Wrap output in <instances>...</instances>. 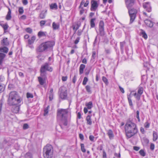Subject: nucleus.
Instances as JSON below:
<instances>
[{
	"label": "nucleus",
	"instance_id": "f257e3e1",
	"mask_svg": "<svg viewBox=\"0 0 158 158\" xmlns=\"http://www.w3.org/2000/svg\"><path fill=\"white\" fill-rule=\"evenodd\" d=\"M125 129L127 136L129 138L133 136L138 131L136 124L130 120L127 121L125 125Z\"/></svg>",
	"mask_w": 158,
	"mask_h": 158
},
{
	"label": "nucleus",
	"instance_id": "f03ea898",
	"mask_svg": "<svg viewBox=\"0 0 158 158\" xmlns=\"http://www.w3.org/2000/svg\"><path fill=\"white\" fill-rule=\"evenodd\" d=\"M22 99L18 93L15 91L11 92L8 99V103L9 105H16L21 102Z\"/></svg>",
	"mask_w": 158,
	"mask_h": 158
},
{
	"label": "nucleus",
	"instance_id": "7ed1b4c3",
	"mask_svg": "<svg viewBox=\"0 0 158 158\" xmlns=\"http://www.w3.org/2000/svg\"><path fill=\"white\" fill-rule=\"evenodd\" d=\"M70 115V112L67 109H60V120L61 123L66 126L68 124V118Z\"/></svg>",
	"mask_w": 158,
	"mask_h": 158
},
{
	"label": "nucleus",
	"instance_id": "20e7f679",
	"mask_svg": "<svg viewBox=\"0 0 158 158\" xmlns=\"http://www.w3.org/2000/svg\"><path fill=\"white\" fill-rule=\"evenodd\" d=\"M54 45V43L53 41L43 43L38 47L36 50L37 52H43L46 51L48 48L53 47Z\"/></svg>",
	"mask_w": 158,
	"mask_h": 158
},
{
	"label": "nucleus",
	"instance_id": "39448f33",
	"mask_svg": "<svg viewBox=\"0 0 158 158\" xmlns=\"http://www.w3.org/2000/svg\"><path fill=\"white\" fill-rule=\"evenodd\" d=\"M43 152L44 158H52L53 151L51 145L47 144L44 147Z\"/></svg>",
	"mask_w": 158,
	"mask_h": 158
},
{
	"label": "nucleus",
	"instance_id": "423d86ee",
	"mask_svg": "<svg viewBox=\"0 0 158 158\" xmlns=\"http://www.w3.org/2000/svg\"><path fill=\"white\" fill-rule=\"evenodd\" d=\"M128 9L129 15L130 17V23H131L134 21L135 18L136 14L137 11L136 10L134 9L130 10V8H129Z\"/></svg>",
	"mask_w": 158,
	"mask_h": 158
},
{
	"label": "nucleus",
	"instance_id": "0eeeda50",
	"mask_svg": "<svg viewBox=\"0 0 158 158\" xmlns=\"http://www.w3.org/2000/svg\"><path fill=\"white\" fill-rule=\"evenodd\" d=\"M143 87H139L138 88L137 93L135 92L133 94L135 99L139 101L140 100V97L143 92Z\"/></svg>",
	"mask_w": 158,
	"mask_h": 158
},
{
	"label": "nucleus",
	"instance_id": "6e6552de",
	"mask_svg": "<svg viewBox=\"0 0 158 158\" xmlns=\"http://www.w3.org/2000/svg\"><path fill=\"white\" fill-rule=\"evenodd\" d=\"M60 98L62 99H65L67 98V92L66 88L63 87L61 89L60 93Z\"/></svg>",
	"mask_w": 158,
	"mask_h": 158
},
{
	"label": "nucleus",
	"instance_id": "1a4fd4ad",
	"mask_svg": "<svg viewBox=\"0 0 158 158\" xmlns=\"http://www.w3.org/2000/svg\"><path fill=\"white\" fill-rule=\"evenodd\" d=\"M104 26V22L102 21H101L99 22V28L100 35L102 36H104L105 34Z\"/></svg>",
	"mask_w": 158,
	"mask_h": 158
},
{
	"label": "nucleus",
	"instance_id": "9d476101",
	"mask_svg": "<svg viewBox=\"0 0 158 158\" xmlns=\"http://www.w3.org/2000/svg\"><path fill=\"white\" fill-rule=\"evenodd\" d=\"M90 10L92 11H96L98 6V4L96 1L92 0L91 2Z\"/></svg>",
	"mask_w": 158,
	"mask_h": 158
},
{
	"label": "nucleus",
	"instance_id": "9b49d317",
	"mask_svg": "<svg viewBox=\"0 0 158 158\" xmlns=\"http://www.w3.org/2000/svg\"><path fill=\"white\" fill-rule=\"evenodd\" d=\"M41 68L45 70L52 72V68L49 66V64L48 63H46L44 65H42Z\"/></svg>",
	"mask_w": 158,
	"mask_h": 158
},
{
	"label": "nucleus",
	"instance_id": "f8f14e48",
	"mask_svg": "<svg viewBox=\"0 0 158 158\" xmlns=\"http://www.w3.org/2000/svg\"><path fill=\"white\" fill-rule=\"evenodd\" d=\"M143 6L148 12H150L151 11V7L149 2L144 3L143 4Z\"/></svg>",
	"mask_w": 158,
	"mask_h": 158
},
{
	"label": "nucleus",
	"instance_id": "ddd939ff",
	"mask_svg": "<svg viewBox=\"0 0 158 158\" xmlns=\"http://www.w3.org/2000/svg\"><path fill=\"white\" fill-rule=\"evenodd\" d=\"M125 3L128 9L131 8L134 3V0H125Z\"/></svg>",
	"mask_w": 158,
	"mask_h": 158
},
{
	"label": "nucleus",
	"instance_id": "4468645a",
	"mask_svg": "<svg viewBox=\"0 0 158 158\" xmlns=\"http://www.w3.org/2000/svg\"><path fill=\"white\" fill-rule=\"evenodd\" d=\"M84 2H81L80 5L79 7V14L80 15L83 14L85 11V10L83 8V5Z\"/></svg>",
	"mask_w": 158,
	"mask_h": 158
},
{
	"label": "nucleus",
	"instance_id": "2eb2a0df",
	"mask_svg": "<svg viewBox=\"0 0 158 158\" xmlns=\"http://www.w3.org/2000/svg\"><path fill=\"white\" fill-rule=\"evenodd\" d=\"M144 23L147 26L150 27H152L153 26V23L147 19L145 20Z\"/></svg>",
	"mask_w": 158,
	"mask_h": 158
},
{
	"label": "nucleus",
	"instance_id": "dca6fc26",
	"mask_svg": "<svg viewBox=\"0 0 158 158\" xmlns=\"http://www.w3.org/2000/svg\"><path fill=\"white\" fill-rule=\"evenodd\" d=\"M134 92V91H131V93L130 94H127V98L128 100L129 103V105L131 106H133L132 103L131 99V94H132V93Z\"/></svg>",
	"mask_w": 158,
	"mask_h": 158
},
{
	"label": "nucleus",
	"instance_id": "f3484780",
	"mask_svg": "<svg viewBox=\"0 0 158 158\" xmlns=\"http://www.w3.org/2000/svg\"><path fill=\"white\" fill-rule=\"evenodd\" d=\"M47 13V11H42L39 15V17L40 19H44L45 18Z\"/></svg>",
	"mask_w": 158,
	"mask_h": 158
},
{
	"label": "nucleus",
	"instance_id": "a211bd4d",
	"mask_svg": "<svg viewBox=\"0 0 158 158\" xmlns=\"http://www.w3.org/2000/svg\"><path fill=\"white\" fill-rule=\"evenodd\" d=\"M107 134L110 139H112L113 138L114 135L112 131L111 130H109L108 131Z\"/></svg>",
	"mask_w": 158,
	"mask_h": 158
},
{
	"label": "nucleus",
	"instance_id": "6ab92c4d",
	"mask_svg": "<svg viewBox=\"0 0 158 158\" xmlns=\"http://www.w3.org/2000/svg\"><path fill=\"white\" fill-rule=\"evenodd\" d=\"M38 79L40 84L41 85H43L46 82L45 79L41 77H38Z\"/></svg>",
	"mask_w": 158,
	"mask_h": 158
},
{
	"label": "nucleus",
	"instance_id": "aec40b11",
	"mask_svg": "<svg viewBox=\"0 0 158 158\" xmlns=\"http://www.w3.org/2000/svg\"><path fill=\"white\" fill-rule=\"evenodd\" d=\"M20 109L19 106H14L12 109V111L14 113H17L19 112Z\"/></svg>",
	"mask_w": 158,
	"mask_h": 158
},
{
	"label": "nucleus",
	"instance_id": "412c9836",
	"mask_svg": "<svg viewBox=\"0 0 158 158\" xmlns=\"http://www.w3.org/2000/svg\"><path fill=\"white\" fill-rule=\"evenodd\" d=\"M40 77H42L43 78H45L46 77V71L45 70H44L43 69H40Z\"/></svg>",
	"mask_w": 158,
	"mask_h": 158
},
{
	"label": "nucleus",
	"instance_id": "4be33fe9",
	"mask_svg": "<svg viewBox=\"0 0 158 158\" xmlns=\"http://www.w3.org/2000/svg\"><path fill=\"white\" fill-rule=\"evenodd\" d=\"M1 43L3 45L7 46L9 45V43L7 40V38H5L3 39L1 42Z\"/></svg>",
	"mask_w": 158,
	"mask_h": 158
},
{
	"label": "nucleus",
	"instance_id": "5701e85b",
	"mask_svg": "<svg viewBox=\"0 0 158 158\" xmlns=\"http://www.w3.org/2000/svg\"><path fill=\"white\" fill-rule=\"evenodd\" d=\"M153 140L154 141H156L158 138V135L157 133L154 131L153 132Z\"/></svg>",
	"mask_w": 158,
	"mask_h": 158
},
{
	"label": "nucleus",
	"instance_id": "b1692460",
	"mask_svg": "<svg viewBox=\"0 0 158 158\" xmlns=\"http://www.w3.org/2000/svg\"><path fill=\"white\" fill-rule=\"evenodd\" d=\"M35 39V37L34 36H33L31 37V39H29L28 40V44L29 45H31L34 43Z\"/></svg>",
	"mask_w": 158,
	"mask_h": 158
},
{
	"label": "nucleus",
	"instance_id": "393cba45",
	"mask_svg": "<svg viewBox=\"0 0 158 158\" xmlns=\"http://www.w3.org/2000/svg\"><path fill=\"white\" fill-rule=\"evenodd\" d=\"M6 56V55L2 53H0V65L1 64L3 60Z\"/></svg>",
	"mask_w": 158,
	"mask_h": 158
},
{
	"label": "nucleus",
	"instance_id": "a878e982",
	"mask_svg": "<svg viewBox=\"0 0 158 158\" xmlns=\"http://www.w3.org/2000/svg\"><path fill=\"white\" fill-rule=\"evenodd\" d=\"M85 68V65L84 64H81L79 68L80 74H81L83 73V70Z\"/></svg>",
	"mask_w": 158,
	"mask_h": 158
},
{
	"label": "nucleus",
	"instance_id": "bb28decb",
	"mask_svg": "<svg viewBox=\"0 0 158 158\" xmlns=\"http://www.w3.org/2000/svg\"><path fill=\"white\" fill-rule=\"evenodd\" d=\"M140 35L142 36L143 37L146 39L148 38V36L145 31L143 30H141Z\"/></svg>",
	"mask_w": 158,
	"mask_h": 158
},
{
	"label": "nucleus",
	"instance_id": "cd10ccee",
	"mask_svg": "<svg viewBox=\"0 0 158 158\" xmlns=\"http://www.w3.org/2000/svg\"><path fill=\"white\" fill-rule=\"evenodd\" d=\"M86 120L87 121V124L91 125L92 123V121L91 119V116L90 115H88L86 118Z\"/></svg>",
	"mask_w": 158,
	"mask_h": 158
},
{
	"label": "nucleus",
	"instance_id": "c85d7f7f",
	"mask_svg": "<svg viewBox=\"0 0 158 158\" xmlns=\"http://www.w3.org/2000/svg\"><path fill=\"white\" fill-rule=\"evenodd\" d=\"M8 10H9V11L8 12L7 14L6 17V19L7 20H10L11 18V10H10V8H9Z\"/></svg>",
	"mask_w": 158,
	"mask_h": 158
},
{
	"label": "nucleus",
	"instance_id": "c756f323",
	"mask_svg": "<svg viewBox=\"0 0 158 158\" xmlns=\"http://www.w3.org/2000/svg\"><path fill=\"white\" fill-rule=\"evenodd\" d=\"M85 106L88 109H91L93 107V104L91 102H89L88 103H85Z\"/></svg>",
	"mask_w": 158,
	"mask_h": 158
},
{
	"label": "nucleus",
	"instance_id": "7c9ffc66",
	"mask_svg": "<svg viewBox=\"0 0 158 158\" xmlns=\"http://www.w3.org/2000/svg\"><path fill=\"white\" fill-rule=\"evenodd\" d=\"M8 51V48L6 47H4L2 48H0V51L2 52L7 53Z\"/></svg>",
	"mask_w": 158,
	"mask_h": 158
},
{
	"label": "nucleus",
	"instance_id": "2f4dec72",
	"mask_svg": "<svg viewBox=\"0 0 158 158\" xmlns=\"http://www.w3.org/2000/svg\"><path fill=\"white\" fill-rule=\"evenodd\" d=\"M50 9H52L56 10L57 8V6L56 4L55 3L52 4L50 5Z\"/></svg>",
	"mask_w": 158,
	"mask_h": 158
},
{
	"label": "nucleus",
	"instance_id": "473e14b6",
	"mask_svg": "<svg viewBox=\"0 0 158 158\" xmlns=\"http://www.w3.org/2000/svg\"><path fill=\"white\" fill-rule=\"evenodd\" d=\"M50 108V106H48L47 107L44 109V116L46 115L48 112V110Z\"/></svg>",
	"mask_w": 158,
	"mask_h": 158
},
{
	"label": "nucleus",
	"instance_id": "72a5a7b5",
	"mask_svg": "<svg viewBox=\"0 0 158 158\" xmlns=\"http://www.w3.org/2000/svg\"><path fill=\"white\" fill-rule=\"evenodd\" d=\"M52 28L53 30L57 29L59 28V25L54 22L52 23Z\"/></svg>",
	"mask_w": 158,
	"mask_h": 158
},
{
	"label": "nucleus",
	"instance_id": "f704fd0d",
	"mask_svg": "<svg viewBox=\"0 0 158 158\" xmlns=\"http://www.w3.org/2000/svg\"><path fill=\"white\" fill-rule=\"evenodd\" d=\"M95 18L92 19L90 21V26L92 27H94L95 26V23L94 21L95 20Z\"/></svg>",
	"mask_w": 158,
	"mask_h": 158
},
{
	"label": "nucleus",
	"instance_id": "c9c22d12",
	"mask_svg": "<svg viewBox=\"0 0 158 158\" xmlns=\"http://www.w3.org/2000/svg\"><path fill=\"white\" fill-rule=\"evenodd\" d=\"M5 89V85L4 84H0V93L3 91Z\"/></svg>",
	"mask_w": 158,
	"mask_h": 158
},
{
	"label": "nucleus",
	"instance_id": "e433bc0d",
	"mask_svg": "<svg viewBox=\"0 0 158 158\" xmlns=\"http://www.w3.org/2000/svg\"><path fill=\"white\" fill-rule=\"evenodd\" d=\"M38 36L39 37H40L42 36H45V34L44 32L42 31H39L38 34Z\"/></svg>",
	"mask_w": 158,
	"mask_h": 158
},
{
	"label": "nucleus",
	"instance_id": "4c0bfd02",
	"mask_svg": "<svg viewBox=\"0 0 158 158\" xmlns=\"http://www.w3.org/2000/svg\"><path fill=\"white\" fill-rule=\"evenodd\" d=\"M26 158H32L31 154L30 152H27L25 155Z\"/></svg>",
	"mask_w": 158,
	"mask_h": 158
},
{
	"label": "nucleus",
	"instance_id": "58836bf2",
	"mask_svg": "<svg viewBox=\"0 0 158 158\" xmlns=\"http://www.w3.org/2000/svg\"><path fill=\"white\" fill-rule=\"evenodd\" d=\"M84 2L83 5H84V6L85 7H86L89 4V1L88 0H86L85 2L84 0H82L81 2Z\"/></svg>",
	"mask_w": 158,
	"mask_h": 158
},
{
	"label": "nucleus",
	"instance_id": "ea45409f",
	"mask_svg": "<svg viewBox=\"0 0 158 158\" xmlns=\"http://www.w3.org/2000/svg\"><path fill=\"white\" fill-rule=\"evenodd\" d=\"M140 154L143 156H144L146 155V153L142 149L139 151Z\"/></svg>",
	"mask_w": 158,
	"mask_h": 158
},
{
	"label": "nucleus",
	"instance_id": "a19ab883",
	"mask_svg": "<svg viewBox=\"0 0 158 158\" xmlns=\"http://www.w3.org/2000/svg\"><path fill=\"white\" fill-rule=\"evenodd\" d=\"M27 98H32L33 97V96L32 94L27 93Z\"/></svg>",
	"mask_w": 158,
	"mask_h": 158
},
{
	"label": "nucleus",
	"instance_id": "79ce46f5",
	"mask_svg": "<svg viewBox=\"0 0 158 158\" xmlns=\"http://www.w3.org/2000/svg\"><path fill=\"white\" fill-rule=\"evenodd\" d=\"M102 79L103 81L106 84H108V81L107 79L105 77H103Z\"/></svg>",
	"mask_w": 158,
	"mask_h": 158
},
{
	"label": "nucleus",
	"instance_id": "37998d69",
	"mask_svg": "<svg viewBox=\"0 0 158 158\" xmlns=\"http://www.w3.org/2000/svg\"><path fill=\"white\" fill-rule=\"evenodd\" d=\"M88 81V79L87 77H85L84 78L82 84L83 85H85L86 84V83Z\"/></svg>",
	"mask_w": 158,
	"mask_h": 158
},
{
	"label": "nucleus",
	"instance_id": "c03bdc74",
	"mask_svg": "<svg viewBox=\"0 0 158 158\" xmlns=\"http://www.w3.org/2000/svg\"><path fill=\"white\" fill-rule=\"evenodd\" d=\"M81 146L82 151L83 152H86V150L85 148L84 144L82 143L81 144Z\"/></svg>",
	"mask_w": 158,
	"mask_h": 158
},
{
	"label": "nucleus",
	"instance_id": "a18cd8bd",
	"mask_svg": "<svg viewBox=\"0 0 158 158\" xmlns=\"http://www.w3.org/2000/svg\"><path fill=\"white\" fill-rule=\"evenodd\" d=\"M29 125L27 123H25L23 125V129L24 130H26L29 128Z\"/></svg>",
	"mask_w": 158,
	"mask_h": 158
},
{
	"label": "nucleus",
	"instance_id": "49530a36",
	"mask_svg": "<svg viewBox=\"0 0 158 158\" xmlns=\"http://www.w3.org/2000/svg\"><path fill=\"white\" fill-rule=\"evenodd\" d=\"M46 21L45 20H41L40 22V26L41 27H43L45 24Z\"/></svg>",
	"mask_w": 158,
	"mask_h": 158
},
{
	"label": "nucleus",
	"instance_id": "de8ad7c7",
	"mask_svg": "<svg viewBox=\"0 0 158 158\" xmlns=\"http://www.w3.org/2000/svg\"><path fill=\"white\" fill-rule=\"evenodd\" d=\"M26 31L28 33H31L32 32V29L30 28H27L26 29Z\"/></svg>",
	"mask_w": 158,
	"mask_h": 158
},
{
	"label": "nucleus",
	"instance_id": "09e8293b",
	"mask_svg": "<svg viewBox=\"0 0 158 158\" xmlns=\"http://www.w3.org/2000/svg\"><path fill=\"white\" fill-rule=\"evenodd\" d=\"M149 126L150 123L148 122H146L144 124V127L145 128H148L149 127Z\"/></svg>",
	"mask_w": 158,
	"mask_h": 158
},
{
	"label": "nucleus",
	"instance_id": "8fccbe9b",
	"mask_svg": "<svg viewBox=\"0 0 158 158\" xmlns=\"http://www.w3.org/2000/svg\"><path fill=\"white\" fill-rule=\"evenodd\" d=\"M19 11L20 14H22L23 12V10L22 7H20L19 8Z\"/></svg>",
	"mask_w": 158,
	"mask_h": 158
},
{
	"label": "nucleus",
	"instance_id": "3c124183",
	"mask_svg": "<svg viewBox=\"0 0 158 158\" xmlns=\"http://www.w3.org/2000/svg\"><path fill=\"white\" fill-rule=\"evenodd\" d=\"M22 2L24 5H27L28 3V0H22Z\"/></svg>",
	"mask_w": 158,
	"mask_h": 158
},
{
	"label": "nucleus",
	"instance_id": "603ef678",
	"mask_svg": "<svg viewBox=\"0 0 158 158\" xmlns=\"http://www.w3.org/2000/svg\"><path fill=\"white\" fill-rule=\"evenodd\" d=\"M80 40V38L79 37H78L77 38L76 40H75L74 42V43L75 44H77L79 42V40Z\"/></svg>",
	"mask_w": 158,
	"mask_h": 158
},
{
	"label": "nucleus",
	"instance_id": "864d4df0",
	"mask_svg": "<svg viewBox=\"0 0 158 158\" xmlns=\"http://www.w3.org/2000/svg\"><path fill=\"white\" fill-rule=\"evenodd\" d=\"M85 88L86 89L88 92H90V87L89 86L87 85L86 86Z\"/></svg>",
	"mask_w": 158,
	"mask_h": 158
},
{
	"label": "nucleus",
	"instance_id": "5fc2aeb1",
	"mask_svg": "<svg viewBox=\"0 0 158 158\" xmlns=\"http://www.w3.org/2000/svg\"><path fill=\"white\" fill-rule=\"evenodd\" d=\"M68 78L67 76H63L62 77V80L63 81H66Z\"/></svg>",
	"mask_w": 158,
	"mask_h": 158
},
{
	"label": "nucleus",
	"instance_id": "6e6d98bb",
	"mask_svg": "<svg viewBox=\"0 0 158 158\" xmlns=\"http://www.w3.org/2000/svg\"><path fill=\"white\" fill-rule=\"evenodd\" d=\"M2 27L4 30H6L8 29V26L7 24H4Z\"/></svg>",
	"mask_w": 158,
	"mask_h": 158
},
{
	"label": "nucleus",
	"instance_id": "4d7b16f0",
	"mask_svg": "<svg viewBox=\"0 0 158 158\" xmlns=\"http://www.w3.org/2000/svg\"><path fill=\"white\" fill-rule=\"evenodd\" d=\"M49 99L51 101L53 98V94H49Z\"/></svg>",
	"mask_w": 158,
	"mask_h": 158
},
{
	"label": "nucleus",
	"instance_id": "13d9d810",
	"mask_svg": "<svg viewBox=\"0 0 158 158\" xmlns=\"http://www.w3.org/2000/svg\"><path fill=\"white\" fill-rule=\"evenodd\" d=\"M96 52L95 51L93 52L92 56V58L93 59H94L96 57Z\"/></svg>",
	"mask_w": 158,
	"mask_h": 158
},
{
	"label": "nucleus",
	"instance_id": "bf43d9fd",
	"mask_svg": "<svg viewBox=\"0 0 158 158\" xmlns=\"http://www.w3.org/2000/svg\"><path fill=\"white\" fill-rule=\"evenodd\" d=\"M155 148L154 144L153 143H151L150 146V149L152 150H153Z\"/></svg>",
	"mask_w": 158,
	"mask_h": 158
},
{
	"label": "nucleus",
	"instance_id": "052dcab7",
	"mask_svg": "<svg viewBox=\"0 0 158 158\" xmlns=\"http://www.w3.org/2000/svg\"><path fill=\"white\" fill-rule=\"evenodd\" d=\"M94 137L92 135H90L89 136V139L91 141H94Z\"/></svg>",
	"mask_w": 158,
	"mask_h": 158
},
{
	"label": "nucleus",
	"instance_id": "680f3d73",
	"mask_svg": "<svg viewBox=\"0 0 158 158\" xmlns=\"http://www.w3.org/2000/svg\"><path fill=\"white\" fill-rule=\"evenodd\" d=\"M77 80V77L76 75H75L73 78V81L74 83H75Z\"/></svg>",
	"mask_w": 158,
	"mask_h": 158
},
{
	"label": "nucleus",
	"instance_id": "e2e57ef3",
	"mask_svg": "<svg viewBox=\"0 0 158 158\" xmlns=\"http://www.w3.org/2000/svg\"><path fill=\"white\" fill-rule=\"evenodd\" d=\"M119 89H120V91L122 92V93L123 94L124 93V91L123 88L122 87L120 86H119Z\"/></svg>",
	"mask_w": 158,
	"mask_h": 158
},
{
	"label": "nucleus",
	"instance_id": "0e129e2a",
	"mask_svg": "<svg viewBox=\"0 0 158 158\" xmlns=\"http://www.w3.org/2000/svg\"><path fill=\"white\" fill-rule=\"evenodd\" d=\"M125 44V43L124 42L120 43V47H121V48L122 49L123 48L124 45Z\"/></svg>",
	"mask_w": 158,
	"mask_h": 158
},
{
	"label": "nucleus",
	"instance_id": "69168bd1",
	"mask_svg": "<svg viewBox=\"0 0 158 158\" xmlns=\"http://www.w3.org/2000/svg\"><path fill=\"white\" fill-rule=\"evenodd\" d=\"M79 137L81 140H83L84 139V136L83 134H79Z\"/></svg>",
	"mask_w": 158,
	"mask_h": 158
},
{
	"label": "nucleus",
	"instance_id": "338daca9",
	"mask_svg": "<svg viewBox=\"0 0 158 158\" xmlns=\"http://www.w3.org/2000/svg\"><path fill=\"white\" fill-rule=\"evenodd\" d=\"M103 158H106V152H105V151H103Z\"/></svg>",
	"mask_w": 158,
	"mask_h": 158
},
{
	"label": "nucleus",
	"instance_id": "774afa93",
	"mask_svg": "<svg viewBox=\"0 0 158 158\" xmlns=\"http://www.w3.org/2000/svg\"><path fill=\"white\" fill-rule=\"evenodd\" d=\"M26 18V16L25 15H23L20 17V19L23 20H24Z\"/></svg>",
	"mask_w": 158,
	"mask_h": 158
}]
</instances>
